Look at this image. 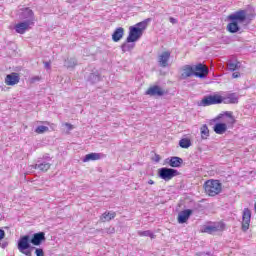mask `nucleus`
<instances>
[{
  "mask_svg": "<svg viewBox=\"0 0 256 256\" xmlns=\"http://www.w3.org/2000/svg\"><path fill=\"white\" fill-rule=\"evenodd\" d=\"M45 232H38L33 234L32 238L29 235L21 236L18 240L17 248L19 253L26 256H33V249L35 247L31 246H39L45 241Z\"/></svg>",
  "mask_w": 256,
  "mask_h": 256,
  "instance_id": "nucleus-1",
  "label": "nucleus"
},
{
  "mask_svg": "<svg viewBox=\"0 0 256 256\" xmlns=\"http://www.w3.org/2000/svg\"><path fill=\"white\" fill-rule=\"evenodd\" d=\"M149 23H151V18H147L134 26H130L127 43H136V41H139L141 37H143V32L147 29Z\"/></svg>",
  "mask_w": 256,
  "mask_h": 256,
  "instance_id": "nucleus-2",
  "label": "nucleus"
},
{
  "mask_svg": "<svg viewBox=\"0 0 256 256\" xmlns=\"http://www.w3.org/2000/svg\"><path fill=\"white\" fill-rule=\"evenodd\" d=\"M204 189L206 195L209 197H215V195H219L222 191V184L219 180H207L204 184Z\"/></svg>",
  "mask_w": 256,
  "mask_h": 256,
  "instance_id": "nucleus-3",
  "label": "nucleus"
},
{
  "mask_svg": "<svg viewBox=\"0 0 256 256\" xmlns=\"http://www.w3.org/2000/svg\"><path fill=\"white\" fill-rule=\"evenodd\" d=\"M223 103V96L221 95H209L205 96L200 102L199 107H210V105H221Z\"/></svg>",
  "mask_w": 256,
  "mask_h": 256,
  "instance_id": "nucleus-4",
  "label": "nucleus"
},
{
  "mask_svg": "<svg viewBox=\"0 0 256 256\" xmlns=\"http://www.w3.org/2000/svg\"><path fill=\"white\" fill-rule=\"evenodd\" d=\"M158 175L160 179H163L164 181H171L173 177H177V175H179V171L173 168L163 167L158 170Z\"/></svg>",
  "mask_w": 256,
  "mask_h": 256,
  "instance_id": "nucleus-5",
  "label": "nucleus"
},
{
  "mask_svg": "<svg viewBox=\"0 0 256 256\" xmlns=\"http://www.w3.org/2000/svg\"><path fill=\"white\" fill-rule=\"evenodd\" d=\"M229 21H235L236 23H247V10H238L228 16Z\"/></svg>",
  "mask_w": 256,
  "mask_h": 256,
  "instance_id": "nucleus-6",
  "label": "nucleus"
},
{
  "mask_svg": "<svg viewBox=\"0 0 256 256\" xmlns=\"http://www.w3.org/2000/svg\"><path fill=\"white\" fill-rule=\"evenodd\" d=\"M51 158L46 157V159H39L35 165H32V169H38L39 171H42L43 173L49 171L51 169Z\"/></svg>",
  "mask_w": 256,
  "mask_h": 256,
  "instance_id": "nucleus-7",
  "label": "nucleus"
},
{
  "mask_svg": "<svg viewBox=\"0 0 256 256\" xmlns=\"http://www.w3.org/2000/svg\"><path fill=\"white\" fill-rule=\"evenodd\" d=\"M34 25L35 22L22 21L15 24L14 30L16 31V33H19V35H25V33H27V31H29V29H31V27H33Z\"/></svg>",
  "mask_w": 256,
  "mask_h": 256,
  "instance_id": "nucleus-8",
  "label": "nucleus"
},
{
  "mask_svg": "<svg viewBox=\"0 0 256 256\" xmlns=\"http://www.w3.org/2000/svg\"><path fill=\"white\" fill-rule=\"evenodd\" d=\"M209 75V69L203 64H197L194 66V76L199 79H205Z\"/></svg>",
  "mask_w": 256,
  "mask_h": 256,
  "instance_id": "nucleus-9",
  "label": "nucleus"
},
{
  "mask_svg": "<svg viewBox=\"0 0 256 256\" xmlns=\"http://www.w3.org/2000/svg\"><path fill=\"white\" fill-rule=\"evenodd\" d=\"M251 223V210L245 208L242 215V231H249V225Z\"/></svg>",
  "mask_w": 256,
  "mask_h": 256,
  "instance_id": "nucleus-10",
  "label": "nucleus"
},
{
  "mask_svg": "<svg viewBox=\"0 0 256 256\" xmlns=\"http://www.w3.org/2000/svg\"><path fill=\"white\" fill-rule=\"evenodd\" d=\"M19 17L22 21H26L28 23H35V14L33 13V10L29 8L23 9Z\"/></svg>",
  "mask_w": 256,
  "mask_h": 256,
  "instance_id": "nucleus-11",
  "label": "nucleus"
},
{
  "mask_svg": "<svg viewBox=\"0 0 256 256\" xmlns=\"http://www.w3.org/2000/svg\"><path fill=\"white\" fill-rule=\"evenodd\" d=\"M165 90L161 86L154 85L146 91V95L150 97H163L165 95Z\"/></svg>",
  "mask_w": 256,
  "mask_h": 256,
  "instance_id": "nucleus-12",
  "label": "nucleus"
},
{
  "mask_svg": "<svg viewBox=\"0 0 256 256\" xmlns=\"http://www.w3.org/2000/svg\"><path fill=\"white\" fill-rule=\"evenodd\" d=\"M169 59H171V52L164 51L158 56V63L160 67H169Z\"/></svg>",
  "mask_w": 256,
  "mask_h": 256,
  "instance_id": "nucleus-13",
  "label": "nucleus"
},
{
  "mask_svg": "<svg viewBox=\"0 0 256 256\" xmlns=\"http://www.w3.org/2000/svg\"><path fill=\"white\" fill-rule=\"evenodd\" d=\"M195 76V67L191 65H185L182 67V73L180 79H189V77Z\"/></svg>",
  "mask_w": 256,
  "mask_h": 256,
  "instance_id": "nucleus-14",
  "label": "nucleus"
},
{
  "mask_svg": "<svg viewBox=\"0 0 256 256\" xmlns=\"http://www.w3.org/2000/svg\"><path fill=\"white\" fill-rule=\"evenodd\" d=\"M166 165H169V167L173 168H179L181 165H183V158L177 157V156H172L170 158H167L165 160Z\"/></svg>",
  "mask_w": 256,
  "mask_h": 256,
  "instance_id": "nucleus-15",
  "label": "nucleus"
},
{
  "mask_svg": "<svg viewBox=\"0 0 256 256\" xmlns=\"http://www.w3.org/2000/svg\"><path fill=\"white\" fill-rule=\"evenodd\" d=\"M193 215V210L186 209L178 214V223L183 224L189 221V218Z\"/></svg>",
  "mask_w": 256,
  "mask_h": 256,
  "instance_id": "nucleus-16",
  "label": "nucleus"
},
{
  "mask_svg": "<svg viewBox=\"0 0 256 256\" xmlns=\"http://www.w3.org/2000/svg\"><path fill=\"white\" fill-rule=\"evenodd\" d=\"M19 81H20L19 74L15 72L8 74L5 78V83L10 86L17 85Z\"/></svg>",
  "mask_w": 256,
  "mask_h": 256,
  "instance_id": "nucleus-17",
  "label": "nucleus"
},
{
  "mask_svg": "<svg viewBox=\"0 0 256 256\" xmlns=\"http://www.w3.org/2000/svg\"><path fill=\"white\" fill-rule=\"evenodd\" d=\"M222 103L225 105L239 103V96L235 93L228 94L226 97H222Z\"/></svg>",
  "mask_w": 256,
  "mask_h": 256,
  "instance_id": "nucleus-18",
  "label": "nucleus"
},
{
  "mask_svg": "<svg viewBox=\"0 0 256 256\" xmlns=\"http://www.w3.org/2000/svg\"><path fill=\"white\" fill-rule=\"evenodd\" d=\"M123 35H125V29H123V27L116 28L114 33L112 34V40L115 43H118V41H121V39H123Z\"/></svg>",
  "mask_w": 256,
  "mask_h": 256,
  "instance_id": "nucleus-19",
  "label": "nucleus"
},
{
  "mask_svg": "<svg viewBox=\"0 0 256 256\" xmlns=\"http://www.w3.org/2000/svg\"><path fill=\"white\" fill-rule=\"evenodd\" d=\"M239 22H235V20H230V23L227 25V31L229 33H239L241 31V26H239Z\"/></svg>",
  "mask_w": 256,
  "mask_h": 256,
  "instance_id": "nucleus-20",
  "label": "nucleus"
},
{
  "mask_svg": "<svg viewBox=\"0 0 256 256\" xmlns=\"http://www.w3.org/2000/svg\"><path fill=\"white\" fill-rule=\"evenodd\" d=\"M102 157L103 154L101 153H90L83 158V162L89 163V161H99V159H101Z\"/></svg>",
  "mask_w": 256,
  "mask_h": 256,
  "instance_id": "nucleus-21",
  "label": "nucleus"
},
{
  "mask_svg": "<svg viewBox=\"0 0 256 256\" xmlns=\"http://www.w3.org/2000/svg\"><path fill=\"white\" fill-rule=\"evenodd\" d=\"M87 81L88 83H91V85H95V83L101 81V74H99V72L90 73L87 77Z\"/></svg>",
  "mask_w": 256,
  "mask_h": 256,
  "instance_id": "nucleus-22",
  "label": "nucleus"
},
{
  "mask_svg": "<svg viewBox=\"0 0 256 256\" xmlns=\"http://www.w3.org/2000/svg\"><path fill=\"white\" fill-rule=\"evenodd\" d=\"M114 217H117V213L106 211L101 215L100 221H102V223H106V221L113 220Z\"/></svg>",
  "mask_w": 256,
  "mask_h": 256,
  "instance_id": "nucleus-23",
  "label": "nucleus"
},
{
  "mask_svg": "<svg viewBox=\"0 0 256 256\" xmlns=\"http://www.w3.org/2000/svg\"><path fill=\"white\" fill-rule=\"evenodd\" d=\"M225 131H227V124H225V123H216L214 125V132L217 135H223V133H225Z\"/></svg>",
  "mask_w": 256,
  "mask_h": 256,
  "instance_id": "nucleus-24",
  "label": "nucleus"
},
{
  "mask_svg": "<svg viewBox=\"0 0 256 256\" xmlns=\"http://www.w3.org/2000/svg\"><path fill=\"white\" fill-rule=\"evenodd\" d=\"M133 49H135V42H127V38H126V42H124L121 45V50L123 51V53H127L130 51H133Z\"/></svg>",
  "mask_w": 256,
  "mask_h": 256,
  "instance_id": "nucleus-25",
  "label": "nucleus"
},
{
  "mask_svg": "<svg viewBox=\"0 0 256 256\" xmlns=\"http://www.w3.org/2000/svg\"><path fill=\"white\" fill-rule=\"evenodd\" d=\"M64 66H66L67 69H73L74 67H77V59L67 58L64 62Z\"/></svg>",
  "mask_w": 256,
  "mask_h": 256,
  "instance_id": "nucleus-26",
  "label": "nucleus"
},
{
  "mask_svg": "<svg viewBox=\"0 0 256 256\" xmlns=\"http://www.w3.org/2000/svg\"><path fill=\"white\" fill-rule=\"evenodd\" d=\"M229 71H237L241 67V63L235 61H229L227 64Z\"/></svg>",
  "mask_w": 256,
  "mask_h": 256,
  "instance_id": "nucleus-27",
  "label": "nucleus"
},
{
  "mask_svg": "<svg viewBox=\"0 0 256 256\" xmlns=\"http://www.w3.org/2000/svg\"><path fill=\"white\" fill-rule=\"evenodd\" d=\"M139 237H150V239H155V234L151 230L138 231Z\"/></svg>",
  "mask_w": 256,
  "mask_h": 256,
  "instance_id": "nucleus-28",
  "label": "nucleus"
},
{
  "mask_svg": "<svg viewBox=\"0 0 256 256\" xmlns=\"http://www.w3.org/2000/svg\"><path fill=\"white\" fill-rule=\"evenodd\" d=\"M179 145L182 149H189L191 147V140L183 138L179 141Z\"/></svg>",
  "mask_w": 256,
  "mask_h": 256,
  "instance_id": "nucleus-29",
  "label": "nucleus"
},
{
  "mask_svg": "<svg viewBox=\"0 0 256 256\" xmlns=\"http://www.w3.org/2000/svg\"><path fill=\"white\" fill-rule=\"evenodd\" d=\"M200 133H201L202 139H207V137H209V127H207V124H204L200 128Z\"/></svg>",
  "mask_w": 256,
  "mask_h": 256,
  "instance_id": "nucleus-30",
  "label": "nucleus"
},
{
  "mask_svg": "<svg viewBox=\"0 0 256 256\" xmlns=\"http://www.w3.org/2000/svg\"><path fill=\"white\" fill-rule=\"evenodd\" d=\"M47 131H49V127H47V126H38L35 129V133H37L38 135H41L43 133H47Z\"/></svg>",
  "mask_w": 256,
  "mask_h": 256,
  "instance_id": "nucleus-31",
  "label": "nucleus"
},
{
  "mask_svg": "<svg viewBox=\"0 0 256 256\" xmlns=\"http://www.w3.org/2000/svg\"><path fill=\"white\" fill-rule=\"evenodd\" d=\"M217 231V227L215 226H206L204 228V233H209L211 235V233H215Z\"/></svg>",
  "mask_w": 256,
  "mask_h": 256,
  "instance_id": "nucleus-32",
  "label": "nucleus"
},
{
  "mask_svg": "<svg viewBox=\"0 0 256 256\" xmlns=\"http://www.w3.org/2000/svg\"><path fill=\"white\" fill-rule=\"evenodd\" d=\"M63 127H66V129H67V134H69V131H73V125L72 124H70V123H64L63 124Z\"/></svg>",
  "mask_w": 256,
  "mask_h": 256,
  "instance_id": "nucleus-33",
  "label": "nucleus"
},
{
  "mask_svg": "<svg viewBox=\"0 0 256 256\" xmlns=\"http://www.w3.org/2000/svg\"><path fill=\"white\" fill-rule=\"evenodd\" d=\"M36 256H45V252L42 248H36L35 249Z\"/></svg>",
  "mask_w": 256,
  "mask_h": 256,
  "instance_id": "nucleus-34",
  "label": "nucleus"
},
{
  "mask_svg": "<svg viewBox=\"0 0 256 256\" xmlns=\"http://www.w3.org/2000/svg\"><path fill=\"white\" fill-rule=\"evenodd\" d=\"M37 81H41V77L34 76V77L31 78V83H37Z\"/></svg>",
  "mask_w": 256,
  "mask_h": 256,
  "instance_id": "nucleus-35",
  "label": "nucleus"
},
{
  "mask_svg": "<svg viewBox=\"0 0 256 256\" xmlns=\"http://www.w3.org/2000/svg\"><path fill=\"white\" fill-rule=\"evenodd\" d=\"M106 233H108L109 235L115 233V228H113V227L107 228Z\"/></svg>",
  "mask_w": 256,
  "mask_h": 256,
  "instance_id": "nucleus-36",
  "label": "nucleus"
},
{
  "mask_svg": "<svg viewBox=\"0 0 256 256\" xmlns=\"http://www.w3.org/2000/svg\"><path fill=\"white\" fill-rule=\"evenodd\" d=\"M232 77H233V79H239V77H241V74L239 72H234L232 74Z\"/></svg>",
  "mask_w": 256,
  "mask_h": 256,
  "instance_id": "nucleus-37",
  "label": "nucleus"
},
{
  "mask_svg": "<svg viewBox=\"0 0 256 256\" xmlns=\"http://www.w3.org/2000/svg\"><path fill=\"white\" fill-rule=\"evenodd\" d=\"M4 237H5V230L0 229V241H3Z\"/></svg>",
  "mask_w": 256,
  "mask_h": 256,
  "instance_id": "nucleus-38",
  "label": "nucleus"
},
{
  "mask_svg": "<svg viewBox=\"0 0 256 256\" xmlns=\"http://www.w3.org/2000/svg\"><path fill=\"white\" fill-rule=\"evenodd\" d=\"M169 21H170V23H172V25H176V23H177V19H175L173 17H170Z\"/></svg>",
  "mask_w": 256,
  "mask_h": 256,
  "instance_id": "nucleus-39",
  "label": "nucleus"
},
{
  "mask_svg": "<svg viewBox=\"0 0 256 256\" xmlns=\"http://www.w3.org/2000/svg\"><path fill=\"white\" fill-rule=\"evenodd\" d=\"M8 245H9V243H7V242H2V243H0V247H1L2 249L7 248Z\"/></svg>",
  "mask_w": 256,
  "mask_h": 256,
  "instance_id": "nucleus-40",
  "label": "nucleus"
},
{
  "mask_svg": "<svg viewBox=\"0 0 256 256\" xmlns=\"http://www.w3.org/2000/svg\"><path fill=\"white\" fill-rule=\"evenodd\" d=\"M45 69H51V62H44Z\"/></svg>",
  "mask_w": 256,
  "mask_h": 256,
  "instance_id": "nucleus-41",
  "label": "nucleus"
},
{
  "mask_svg": "<svg viewBox=\"0 0 256 256\" xmlns=\"http://www.w3.org/2000/svg\"><path fill=\"white\" fill-rule=\"evenodd\" d=\"M196 255L197 256H203V255H208L209 256V255H211V253L208 252V253L205 254V252H198V253H196Z\"/></svg>",
  "mask_w": 256,
  "mask_h": 256,
  "instance_id": "nucleus-42",
  "label": "nucleus"
},
{
  "mask_svg": "<svg viewBox=\"0 0 256 256\" xmlns=\"http://www.w3.org/2000/svg\"><path fill=\"white\" fill-rule=\"evenodd\" d=\"M148 185H155V181L149 180V181H148Z\"/></svg>",
  "mask_w": 256,
  "mask_h": 256,
  "instance_id": "nucleus-43",
  "label": "nucleus"
},
{
  "mask_svg": "<svg viewBox=\"0 0 256 256\" xmlns=\"http://www.w3.org/2000/svg\"><path fill=\"white\" fill-rule=\"evenodd\" d=\"M156 161H159V156H157Z\"/></svg>",
  "mask_w": 256,
  "mask_h": 256,
  "instance_id": "nucleus-44",
  "label": "nucleus"
},
{
  "mask_svg": "<svg viewBox=\"0 0 256 256\" xmlns=\"http://www.w3.org/2000/svg\"><path fill=\"white\" fill-rule=\"evenodd\" d=\"M156 161H159V156H157Z\"/></svg>",
  "mask_w": 256,
  "mask_h": 256,
  "instance_id": "nucleus-45",
  "label": "nucleus"
}]
</instances>
